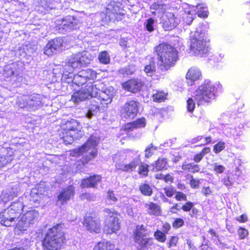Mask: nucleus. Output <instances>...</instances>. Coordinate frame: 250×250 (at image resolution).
Returning <instances> with one entry per match:
<instances>
[{"label": "nucleus", "instance_id": "obj_24", "mask_svg": "<svg viewBox=\"0 0 250 250\" xmlns=\"http://www.w3.org/2000/svg\"><path fill=\"white\" fill-rule=\"evenodd\" d=\"M79 21L73 16H68L63 19L62 21V27L63 29H74L79 24Z\"/></svg>", "mask_w": 250, "mask_h": 250}, {"label": "nucleus", "instance_id": "obj_59", "mask_svg": "<svg viewBox=\"0 0 250 250\" xmlns=\"http://www.w3.org/2000/svg\"><path fill=\"white\" fill-rule=\"evenodd\" d=\"M235 220L239 223H245L248 221V217L247 214H242L239 216H237Z\"/></svg>", "mask_w": 250, "mask_h": 250}, {"label": "nucleus", "instance_id": "obj_44", "mask_svg": "<svg viewBox=\"0 0 250 250\" xmlns=\"http://www.w3.org/2000/svg\"><path fill=\"white\" fill-rule=\"evenodd\" d=\"M157 147L151 143L148 145L145 150V157L146 158H149L154 154V151L157 149Z\"/></svg>", "mask_w": 250, "mask_h": 250}, {"label": "nucleus", "instance_id": "obj_21", "mask_svg": "<svg viewBox=\"0 0 250 250\" xmlns=\"http://www.w3.org/2000/svg\"><path fill=\"white\" fill-rule=\"evenodd\" d=\"M162 27L165 31H170L175 28L178 23L176 17L172 12H167L164 17L162 21Z\"/></svg>", "mask_w": 250, "mask_h": 250}, {"label": "nucleus", "instance_id": "obj_16", "mask_svg": "<svg viewBox=\"0 0 250 250\" xmlns=\"http://www.w3.org/2000/svg\"><path fill=\"white\" fill-rule=\"evenodd\" d=\"M94 89L91 86L85 85L81 89L74 92L71 100L74 102H80L88 99L91 96L95 95V93H93Z\"/></svg>", "mask_w": 250, "mask_h": 250}, {"label": "nucleus", "instance_id": "obj_26", "mask_svg": "<svg viewBox=\"0 0 250 250\" xmlns=\"http://www.w3.org/2000/svg\"><path fill=\"white\" fill-rule=\"evenodd\" d=\"M144 71L148 77L155 76L156 73V65L155 59L154 57H150L148 63L145 65Z\"/></svg>", "mask_w": 250, "mask_h": 250}, {"label": "nucleus", "instance_id": "obj_62", "mask_svg": "<svg viewBox=\"0 0 250 250\" xmlns=\"http://www.w3.org/2000/svg\"><path fill=\"white\" fill-rule=\"evenodd\" d=\"M223 184L228 188H229L233 184L231 179L229 176H226L222 179Z\"/></svg>", "mask_w": 250, "mask_h": 250}, {"label": "nucleus", "instance_id": "obj_56", "mask_svg": "<svg viewBox=\"0 0 250 250\" xmlns=\"http://www.w3.org/2000/svg\"><path fill=\"white\" fill-rule=\"evenodd\" d=\"M175 199L177 201H185L187 200V195L181 191H176L175 194Z\"/></svg>", "mask_w": 250, "mask_h": 250}, {"label": "nucleus", "instance_id": "obj_4", "mask_svg": "<svg viewBox=\"0 0 250 250\" xmlns=\"http://www.w3.org/2000/svg\"><path fill=\"white\" fill-rule=\"evenodd\" d=\"M217 92L216 85L209 80H205L195 90L193 97L198 105L210 103Z\"/></svg>", "mask_w": 250, "mask_h": 250}, {"label": "nucleus", "instance_id": "obj_46", "mask_svg": "<svg viewBox=\"0 0 250 250\" xmlns=\"http://www.w3.org/2000/svg\"><path fill=\"white\" fill-rule=\"evenodd\" d=\"M183 20L184 22L187 25H189L192 22L194 19V14L191 13L190 11L188 12H185L183 15Z\"/></svg>", "mask_w": 250, "mask_h": 250}, {"label": "nucleus", "instance_id": "obj_30", "mask_svg": "<svg viewBox=\"0 0 250 250\" xmlns=\"http://www.w3.org/2000/svg\"><path fill=\"white\" fill-rule=\"evenodd\" d=\"M23 208V205L20 201H16L13 202L7 209L16 215V218L19 215Z\"/></svg>", "mask_w": 250, "mask_h": 250}, {"label": "nucleus", "instance_id": "obj_3", "mask_svg": "<svg viewBox=\"0 0 250 250\" xmlns=\"http://www.w3.org/2000/svg\"><path fill=\"white\" fill-rule=\"evenodd\" d=\"M58 132L60 139L66 145L71 144L75 140L82 138L83 136L80 124L73 119L61 124Z\"/></svg>", "mask_w": 250, "mask_h": 250}, {"label": "nucleus", "instance_id": "obj_35", "mask_svg": "<svg viewBox=\"0 0 250 250\" xmlns=\"http://www.w3.org/2000/svg\"><path fill=\"white\" fill-rule=\"evenodd\" d=\"M182 168L184 171H190L193 173L198 172L200 170V166L192 163L183 164Z\"/></svg>", "mask_w": 250, "mask_h": 250}, {"label": "nucleus", "instance_id": "obj_64", "mask_svg": "<svg viewBox=\"0 0 250 250\" xmlns=\"http://www.w3.org/2000/svg\"><path fill=\"white\" fill-rule=\"evenodd\" d=\"M213 169L217 173H222L224 172L225 167L223 165L215 164Z\"/></svg>", "mask_w": 250, "mask_h": 250}, {"label": "nucleus", "instance_id": "obj_53", "mask_svg": "<svg viewBox=\"0 0 250 250\" xmlns=\"http://www.w3.org/2000/svg\"><path fill=\"white\" fill-rule=\"evenodd\" d=\"M42 193H31L30 201L33 203L39 204L41 201Z\"/></svg>", "mask_w": 250, "mask_h": 250}, {"label": "nucleus", "instance_id": "obj_31", "mask_svg": "<svg viewBox=\"0 0 250 250\" xmlns=\"http://www.w3.org/2000/svg\"><path fill=\"white\" fill-rule=\"evenodd\" d=\"M114 245L110 241H101L96 243L93 250H112Z\"/></svg>", "mask_w": 250, "mask_h": 250}, {"label": "nucleus", "instance_id": "obj_6", "mask_svg": "<svg viewBox=\"0 0 250 250\" xmlns=\"http://www.w3.org/2000/svg\"><path fill=\"white\" fill-rule=\"evenodd\" d=\"M205 31H195L190 38L189 50L195 56L203 57L208 54L209 47L207 44L210 40Z\"/></svg>", "mask_w": 250, "mask_h": 250}, {"label": "nucleus", "instance_id": "obj_19", "mask_svg": "<svg viewBox=\"0 0 250 250\" xmlns=\"http://www.w3.org/2000/svg\"><path fill=\"white\" fill-rule=\"evenodd\" d=\"M140 163H141V159L137 157L134 158L128 164H125L124 160L120 161L116 163L115 166L117 170L127 172L135 170Z\"/></svg>", "mask_w": 250, "mask_h": 250}, {"label": "nucleus", "instance_id": "obj_27", "mask_svg": "<svg viewBox=\"0 0 250 250\" xmlns=\"http://www.w3.org/2000/svg\"><path fill=\"white\" fill-rule=\"evenodd\" d=\"M147 213L150 215L158 216L161 214V206L156 203L150 202L145 205Z\"/></svg>", "mask_w": 250, "mask_h": 250}, {"label": "nucleus", "instance_id": "obj_17", "mask_svg": "<svg viewBox=\"0 0 250 250\" xmlns=\"http://www.w3.org/2000/svg\"><path fill=\"white\" fill-rule=\"evenodd\" d=\"M82 74L83 77H85L87 81L86 85L91 86L93 88H99V85H102L103 83L100 81H97V75L98 73L92 69H85L82 70Z\"/></svg>", "mask_w": 250, "mask_h": 250}, {"label": "nucleus", "instance_id": "obj_36", "mask_svg": "<svg viewBox=\"0 0 250 250\" xmlns=\"http://www.w3.org/2000/svg\"><path fill=\"white\" fill-rule=\"evenodd\" d=\"M167 160L165 158H159L155 162L154 168L155 171H161L164 169H167Z\"/></svg>", "mask_w": 250, "mask_h": 250}, {"label": "nucleus", "instance_id": "obj_49", "mask_svg": "<svg viewBox=\"0 0 250 250\" xmlns=\"http://www.w3.org/2000/svg\"><path fill=\"white\" fill-rule=\"evenodd\" d=\"M154 20L152 18H149L146 20L145 27L147 31L151 32L154 30Z\"/></svg>", "mask_w": 250, "mask_h": 250}, {"label": "nucleus", "instance_id": "obj_10", "mask_svg": "<svg viewBox=\"0 0 250 250\" xmlns=\"http://www.w3.org/2000/svg\"><path fill=\"white\" fill-rule=\"evenodd\" d=\"M125 14L122 3L118 0H112L105 10V19L111 22H118L123 20Z\"/></svg>", "mask_w": 250, "mask_h": 250}, {"label": "nucleus", "instance_id": "obj_48", "mask_svg": "<svg viewBox=\"0 0 250 250\" xmlns=\"http://www.w3.org/2000/svg\"><path fill=\"white\" fill-rule=\"evenodd\" d=\"M163 189L166 196L168 198H171L175 195L176 191L174 188L172 186L165 187Z\"/></svg>", "mask_w": 250, "mask_h": 250}, {"label": "nucleus", "instance_id": "obj_55", "mask_svg": "<svg viewBox=\"0 0 250 250\" xmlns=\"http://www.w3.org/2000/svg\"><path fill=\"white\" fill-rule=\"evenodd\" d=\"M195 104L192 98H189L187 101V108L188 111L192 113L195 109Z\"/></svg>", "mask_w": 250, "mask_h": 250}, {"label": "nucleus", "instance_id": "obj_15", "mask_svg": "<svg viewBox=\"0 0 250 250\" xmlns=\"http://www.w3.org/2000/svg\"><path fill=\"white\" fill-rule=\"evenodd\" d=\"M144 82L138 78H131L122 83V87L125 90L132 93L140 92L144 86Z\"/></svg>", "mask_w": 250, "mask_h": 250}, {"label": "nucleus", "instance_id": "obj_45", "mask_svg": "<svg viewBox=\"0 0 250 250\" xmlns=\"http://www.w3.org/2000/svg\"><path fill=\"white\" fill-rule=\"evenodd\" d=\"M132 123L135 127V128H144L146 125V121L145 117H142L137 119Z\"/></svg>", "mask_w": 250, "mask_h": 250}, {"label": "nucleus", "instance_id": "obj_9", "mask_svg": "<svg viewBox=\"0 0 250 250\" xmlns=\"http://www.w3.org/2000/svg\"><path fill=\"white\" fill-rule=\"evenodd\" d=\"M103 212L106 214L104 215V224L106 233L112 234L116 233L121 228L119 216L120 215L117 211L109 208H105Z\"/></svg>", "mask_w": 250, "mask_h": 250}, {"label": "nucleus", "instance_id": "obj_28", "mask_svg": "<svg viewBox=\"0 0 250 250\" xmlns=\"http://www.w3.org/2000/svg\"><path fill=\"white\" fill-rule=\"evenodd\" d=\"M123 130L126 133L128 138L130 139H135L139 137V133L132 132L135 127L132 122L125 124L123 126Z\"/></svg>", "mask_w": 250, "mask_h": 250}, {"label": "nucleus", "instance_id": "obj_37", "mask_svg": "<svg viewBox=\"0 0 250 250\" xmlns=\"http://www.w3.org/2000/svg\"><path fill=\"white\" fill-rule=\"evenodd\" d=\"M167 93L158 90L152 95V98L154 102L162 103L167 99Z\"/></svg>", "mask_w": 250, "mask_h": 250}, {"label": "nucleus", "instance_id": "obj_12", "mask_svg": "<svg viewBox=\"0 0 250 250\" xmlns=\"http://www.w3.org/2000/svg\"><path fill=\"white\" fill-rule=\"evenodd\" d=\"M75 194V188L73 185H70L63 188L59 192L57 197L56 202L61 206L66 204L73 199Z\"/></svg>", "mask_w": 250, "mask_h": 250}, {"label": "nucleus", "instance_id": "obj_33", "mask_svg": "<svg viewBox=\"0 0 250 250\" xmlns=\"http://www.w3.org/2000/svg\"><path fill=\"white\" fill-rule=\"evenodd\" d=\"M73 83L78 85V86H81L83 87L87 84V81L85 79V77L82 74V71H80L78 74L74 75L73 79Z\"/></svg>", "mask_w": 250, "mask_h": 250}, {"label": "nucleus", "instance_id": "obj_40", "mask_svg": "<svg viewBox=\"0 0 250 250\" xmlns=\"http://www.w3.org/2000/svg\"><path fill=\"white\" fill-rule=\"evenodd\" d=\"M99 62L104 64H108L110 62V57L107 51H101L98 55Z\"/></svg>", "mask_w": 250, "mask_h": 250}, {"label": "nucleus", "instance_id": "obj_34", "mask_svg": "<svg viewBox=\"0 0 250 250\" xmlns=\"http://www.w3.org/2000/svg\"><path fill=\"white\" fill-rule=\"evenodd\" d=\"M140 193L145 196H151L153 194V189L147 183H142L139 187Z\"/></svg>", "mask_w": 250, "mask_h": 250}, {"label": "nucleus", "instance_id": "obj_60", "mask_svg": "<svg viewBox=\"0 0 250 250\" xmlns=\"http://www.w3.org/2000/svg\"><path fill=\"white\" fill-rule=\"evenodd\" d=\"M150 9L158 11V13H160L163 11V5L155 2L151 5Z\"/></svg>", "mask_w": 250, "mask_h": 250}, {"label": "nucleus", "instance_id": "obj_22", "mask_svg": "<svg viewBox=\"0 0 250 250\" xmlns=\"http://www.w3.org/2000/svg\"><path fill=\"white\" fill-rule=\"evenodd\" d=\"M16 215L12 214L7 208L0 213V224L2 225L9 227L15 221Z\"/></svg>", "mask_w": 250, "mask_h": 250}, {"label": "nucleus", "instance_id": "obj_51", "mask_svg": "<svg viewBox=\"0 0 250 250\" xmlns=\"http://www.w3.org/2000/svg\"><path fill=\"white\" fill-rule=\"evenodd\" d=\"M79 198L82 201H91L94 200L95 197L92 194L89 192H84L80 194Z\"/></svg>", "mask_w": 250, "mask_h": 250}, {"label": "nucleus", "instance_id": "obj_47", "mask_svg": "<svg viewBox=\"0 0 250 250\" xmlns=\"http://www.w3.org/2000/svg\"><path fill=\"white\" fill-rule=\"evenodd\" d=\"M225 148V143L223 141H219L213 146V150L215 154H218L224 150Z\"/></svg>", "mask_w": 250, "mask_h": 250}, {"label": "nucleus", "instance_id": "obj_32", "mask_svg": "<svg viewBox=\"0 0 250 250\" xmlns=\"http://www.w3.org/2000/svg\"><path fill=\"white\" fill-rule=\"evenodd\" d=\"M91 142L87 141L86 143L80 147L74 149L72 150V155L74 156L78 157L84 152L88 151L91 149V146L89 144H91Z\"/></svg>", "mask_w": 250, "mask_h": 250}, {"label": "nucleus", "instance_id": "obj_20", "mask_svg": "<svg viewBox=\"0 0 250 250\" xmlns=\"http://www.w3.org/2000/svg\"><path fill=\"white\" fill-rule=\"evenodd\" d=\"M102 177L99 174L89 175L82 179L80 187L82 188H97L99 183H101Z\"/></svg>", "mask_w": 250, "mask_h": 250}, {"label": "nucleus", "instance_id": "obj_18", "mask_svg": "<svg viewBox=\"0 0 250 250\" xmlns=\"http://www.w3.org/2000/svg\"><path fill=\"white\" fill-rule=\"evenodd\" d=\"M14 156L13 148L0 146V169L10 164L14 159Z\"/></svg>", "mask_w": 250, "mask_h": 250}, {"label": "nucleus", "instance_id": "obj_14", "mask_svg": "<svg viewBox=\"0 0 250 250\" xmlns=\"http://www.w3.org/2000/svg\"><path fill=\"white\" fill-rule=\"evenodd\" d=\"M139 103L137 101L130 100L126 102L122 108V114L124 118L134 119L139 112Z\"/></svg>", "mask_w": 250, "mask_h": 250}, {"label": "nucleus", "instance_id": "obj_39", "mask_svg": "<svg viewBox=\"0 0 250 250\" xmlns=\"http://www.w3.org/2000/svg\"><path fill=\"white\" fill-rule=\"evenodd\" d=\"M210 148L209 147H205L198 153L196 154L193 158L195 163L200 162L204 158V156L210 152Z\"/></svg>", "mask_w": 250, "mask_h": 250}, {"label": "nucleus", "instance_id": "obj_58", "mask_svg": "<svg viewBox=\"0 0 250 250\" xmlns=\"http://www.w3.org/2000/svg\"><path fill=\"white\" fill-rule=\"evenodd\" d=\"M50 4V0H40L38 4V7L46 9L49 7Z\"/></svg>", "mask_w": 250, "mask_h": 250}, {"label": "nucleus", "instance_id": "obj_5", "mask_svg": "<svg viewBox=\"0 0 250 250\" xmlns=\"http://www.w3.org/2000/svg\"><path fill=\"white\" fill-rule=\"evenodd\" d=\"M93 93L95 95H92L93 98L90 101L89 110L92 114H97L98 112H103L107 107L108 104L112 100L113 94L109 90H101L100 88H95Z\"/></svg>", "mask_w": 250, "mask_h": 250}, {"label": "nucleus", "instance_id": "obj_63", "mask_svg": "<svg viewBox=\"0 0 250 250\" xmlns=\"http://www.w3.org/2000/svg\"><path fill=\"white\" fill-rule=\"evenodd\" d=\"M107 198L109 200L113 202H116L117 201V198L115 196V195L113 190H109L107 191Z\"/></svg>", "mask_w": 250, "mask_h": 250}, {"label": "nucleus", "instance_id": "obj_38", "mask_svg": "<svg viewBox=\"0 0 250 250\" xmlns=\"http://www.w3.org/2000/svg\"><path fill=\"white\" fill-rule=\"evenodd\" d=\"M138 166V174L142 177H147L149 173V165L141 161Z\"/></svg>", "mask_w": 250, "mask_h": 250}, {"label": "nucleus", "instance_id": "obj_42", "mask_svg": "<svg viewBox=\"0 0 250 250\" xmlns=\"http://www.w3.org/2000/svg\"><path fill=\"white\" fill-rule=\"evenodd\" d=\"M197 11L196 14L198 16L201 18H206L208 16V11L207 7H204L201 4H199L197 5Z\"/></svg>", "mask_w": 250, "mask_h": 250}, {"label": "nucleus", "instance_id": "obj_2", "mask_svg": "<svg viewBox=\"0 0 250 250\" xmlns=\"http://www.w3.org/2000/svg\"><path fill=\"white\" fill-rule=\"evenodd\" d=\"M159 62V68L162 71H167L174 67L179 59L178 51L170 44L163 42L154 48Z\"/></svg>", "mask_w": 250, "mask_h": 250}, {"label": "nucleus", "instance_id": "obj_43", "mask_svg": "<svg viewBox=\"0 0 250 250\" xmlns=\"http://www.w3.org/2000/svg\"><path fill=\"white\" fill-rule=\"evenodd\" d=\"M166 233L160 230H156L154 232V237L158 242L164 243L167 239Z\"/></svg>", "mask_w": 250, "mask_h": 250}, {"label": "nucleus", "instance_id": "obj_8", "mask_svg": "<svg viewBox=\"0 0 250 250\" xmlns=\"http://www.w3.org/2000/svg\"><path fill=\"white\" fill-rule=\"evenodd\" d=\"M90 63V60L82 52L72 54L66 61L63 66V73L66 75L73 74L74 72L86 66Z\"/></svg>", "mask_w": 250, "mask_h": 250}, {"label": "nucleus", "instance_id": "obj_7", "mask_svg": "<svg viewBox=\"0 0 250 250\" xmlns=\"http://www.w3.org/2000/svg\"><path fill=\"white\" fill-rule=\"evenodd\" d=\"M147 236V229L145 225L136 226L132 237L137 250H150L153 244V238Z\"/></svg>", "mask_w": 250, "mask_h": 250}, {"label": "nucleus", "instance_id": "obj_54", "mask_svg": "<svg viewBox=\"0 0 250 250\" xmlns=\"http://www.w3.org/2000/svg\"><path fill=\"white\" fill-rule=\"evenodd\" d=\"M238 235L240 239H244L249 235L248 230L245 228L240 227L237 231Z\"/></svg>", "mask_w": 250, "mask_h": 250}, {"label": "nucleus", "instance_id": "obj_11", "mask_svg": "<svg viewBox=\"0 0 250 250\" xmlns=\"http://www.w3.org/2000/svg\"><path fill=\"white\" fill-rule=\"evenodd\" d=\"M83 227L91 233H99L101 230V220L93 212L86 213L83 218Z\"/></svg>", "mask_w": 250, "mask_h": 250}, {"label": "nucleus", "instance_id": "obj_29", "mask_svg": "<svg viewBox=\"0 0 250 250\" xmlns=\"http://www.w3.org/2000/svg\"><path fill=\"white\" fill-rule=\"evenodd\" d=\"M38 213L35 210H31L27 211L22 215L21 218L30 226L34 224L37 218Z\"/></svg>", "mask_w": 250, "mask_h": 250}, {"label": "nucleus", "instance_id": "obj_25", "mask_svg": "<svg viewBox=\"0 0 250 250\" xmlns=\"http://www.w3.org/2000/svg\"><path fill=\"white\" fill-rule=\"evenodd\" d=\"M194 203L191 201H187L183 204L181 208L184 212H188L189 215L191 218H197L199 214V210L194 208Z\"/></svg>", "mask_w": 250, "mask_h": 250}, {"label": "nucleus", "instance_id": "obj_50", "mask_svg": "<svg viewBox=\"0 0 250 250\" xmlns=\"http://www.w3.org/2000/svg\"><path fill=\"white\" fill-rule=\"evenodd\" d=\"M185 225L184 220L181 218H176L172 223V227L175 229L182 227Z\"/></svg>", "mask_w": 250, "mask_h": 250}, {"label": "nucleus", "instance_id": "obj_41", "mask_svg": "<svg viewBox=\"0 0 250 250\" xmlns=\"http://www.w3.org/2000/svg\"><path fill=\"white\" fill-rule=\"evenodd\" d=\"M27 224V223L21 217L16 225L15 230L16 231L20 232H23L24 231L26 230L30 226L29 225Z\"/></svg>", "mask_w": 250, "mask_h": 250}, {"label": "nucleus", "instance_id": "obj_23", "mask_svg": "<svg viewBox=\"0 0 250 250\" xmlns=\"http://www.w3.org/2000/svg\"><path fill=\"white\" fill-rule=\"evenodd\" d=\"M201 76V71L196 67H190L186 74V79L189 81L191 85L193 84L195 81L199 80Z\"/></svg>", "mask_w": 250, "mask_h": 250}, {"label": "nucleus", "instance_id": "obj_13", "mask_svg": "<svg viewBox=\"0 0 250 250\" xmlns=\"http://www.w3.org/2000/svg\"><path fill=\"white\" fill-rule=\"evenodd\" d=\"M63 44V40L60 37H56L49 41L43 48V53L48 57L56 54L62 49Z\"/></svg>", "mask_w": 250, "mask_h": 250}, {"label": "nucleus", "instance_id": "obj_57", "mask_svg": "<svg viewBox=\"0 0 250 250\" xmlns=\"http://www.w3.org/2000/svg\"><path fill=\"white\" fill-rule=\"evenodd\" d=\"M189 185L191 188L193 189L198 188L199 187L200 180L193 178V176L191 175Z\"/></svg>", "mask_w": 250, "mask_h": 250}, {"label": "nucleus", "instance_id": "obj_1", "mask_svg": "<svg viewBox=\"0 0 250 250\" xmlns=\"http://www.w3.org/2000/svg\"><path fill=\"white\" fill-rule=\"evenodd\" d=\"M66 228L63 223H57L47 229L42 240L43 250H60L67 240Z\"/></svg>", "mask_w": 250, "mask_h": 250}, {"label": "nucleus", "instance_id": "obj_61", "mask_svg": "<svg viewBox=\"0 0 250 250\" xmlns=\"http://www.w3.org/2000/svg\"><path fill=\"white\" fill-rule=\"evenodd\" d=\"M90 156V158L88 157H85L84 158V163H87L89 161H90L92 159L94 158L97 155V151L96 148H94L93 150H92L89 154Z\"/></svg>", "mask_w": 250, "mask_h": 250}, {"label": "nucleus", "instance_id": "obj_52", "mask_svg": "<svg viewBox=\"0 0 250 250\" xmlns=\"http://www.w3.org/2000/svg\"><path fill=\"white\" fill-rule=\"evenodd\" d=\"M178 241L179 237L178 236H171L167 242V247L169 248L176 247L178 243Z\"/></svg>", "mask_w": 250, "mask_h": 250}]
</instances>
